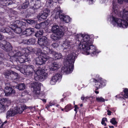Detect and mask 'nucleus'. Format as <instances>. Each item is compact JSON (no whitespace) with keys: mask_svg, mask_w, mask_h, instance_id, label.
Segmentation results:
<instances>
[{"mask_svg":"<svg viewBox=\"0 0 128 128\" xmlns=\"http://www.w3.org/2000/svg\"><path fill=\"white\" fill-rule=\"evenodd\" d=\"M112 4L113 10L112 16L110 17L112 19V24L114 26L121 28H126L128 26V11L124 9L122 12L119 13L115 0H113Z\"/></svg>","mask_w":128,"mask_h":128,"instance_id":"nucleus-1","label":"nucleus"},{"mask_svg":"<svg viewBox=\"0 0 128 128\" xmlns=\"http://www.w3.org/2000/svg\"><path fill=\"white\" fill-rule=\"evenodd\" d=\"M80 36L82 40L78 45V48L82 52V53L87 55L94 54L98 53L88 35L84 34H80Z\"/></svg>","mask_w":128,"mask_h":128,"instance_id":"nucleus-2","label":"nucleus"},{"mask_svg":"<svg viewBox=\"0 0 128 128\" xmlns=\"http://www.w3.org/2000/svg\"><path fill=\"white\" fill-rule=\"evenodd\" d=\"M78 55L77 54L73 52L66 56L64 62V66L61 69L62 72H65L67 74L72 72L74 68V64Z\"/></svg>","mask_w":128,"mask_h":128,"instance_id":"nucleus-3","label":"nucleus"},{"mask_svg":"<svg viewBox=\"0 0 128 128\" xmlns=\"http://www.w3.org/2000/svg\"><path fill=\"white\" fill-rule=\"evenodd\" d=\"M44 48L43 50H42L39 48L37 49V52L36 54L38 57L35 59V63L37 65L42 64L49 58V57L46 55L47 54L46 50H44Z\"/></svg>","mask_w":128,"mask_h":128,"instance_id":"nucleus-4","label":"nucleus"},{"mask_svg":"<svg viewBox=\"0 0 128 128\" xmlns=\"http://www.w3.org/2000/svg\"><path fill=\"white\" fill-rule=\"evenodd\" d=\"M42 84L40 82H34L32 86V88H33V92L35 95L40 97H43L45 98V96L43 93H40L41 86Z\"/></svg>","mask_w":128,"mask_h":128,"instance_id":"nucleus-5","label":"nucleus"},{"mask_svg":"<svg viewBox=\"0 0 128 128\" xmlns=\"http://www.w3.org/2000/svg\"><path fill=\"white\" fill-rule=\"evenodd\" d=\"M93 82L95 83V86L97 88L96 90L105 86L106 81L103 79L99 75H97L95 78L92 79Z\"/></svg>","mask_w":128,"mask_h":128,"instance_id":"nucleus-6","label":"nucleus"},{"mask_svg":"<svg viewBox=\"0 0 128 128\" xmlns=\"http://www.w3.org/2000/svg\"><path fill=\"white\" fill-rule=\"evenodd\" d=\"M10 103V101L8 99L3 98L1 99L0 102V113L4 112L8 109Z\"/></svg>","mask_w":128,"mask_h":128,"instance_id":"nucleus-7","label":"nucleus"},{"mask_svg":"<svg viewBox=\"0 0 128 128\" xmlns=\"http://www.w3.org/2000/svg\"><path fill=\"white\" fill-rule=\"evenodd\" d=\"M35 71L34 77L36 80H43L47 77L48 74L44 72V70L41 69L37 70Z\"/></svg>","mask_w":128,"mask_h":128,"instance_id":"nucleus-8","label":"nucleus"},{"mask_svg":"<svg viewBox=\"0 0 128 128\" xmlns=\"http://www.w3.org/2000/svg\"><path fill=\"white\" fill-rule=\"evenodd\" d=\"M32 66H26V65H23L22 68L20 69V71L24 75L28 76H31L33 73V69Z\"/></svg>","mask_w":128,"mask_h":128,"instance_id":"nucleus-9","label":"nucleus"},{"mask_svg":"<svg viewBox=\"0 0 128 128\" xmlns=\"http://www.w3.org/2000/svg\"><path fill=\"white\" fill-rule=\"evenodd\" d=\"M4 74L5 77L7 78H9L10 76L13 80H18L19 79L18 74L10 70L5 71L4 72Z\"/></svg>","mask_w":128,"mask_h":128,"instance_id":"nucleus-10","label":"nucleus"},{"mask_svg":"<svg viewBox=\"0 0 128 128\" xmlns=\"http://www.w3.org/2000/svg\"><path fill=\"white\" fill-rule=\"evenodd\" d=\"M58 8V10L56 12V15L55 16V18H57L59 16L60 18L64 22L66 23L69 22L71 20L70 17L68 16H64L62 14L60 15V14L62 12V10H59L60 7H59Z\"/></svg>","mask_w":128,"mask_h":128,"instance_id":"nucleus-11","label":"nucleus"},{"mask_svg":"<svg viewBox=\"0 0 128 128\" xmlns=\"http://www.w3.org/2000/svg\"><path fill=\"white\" fill-rule=\"evenodd\" d=\"M44 50H46L47 54H52L55 60L60 59L62 57V55L61 53L54 52L52 50H50L48 47L45 46L44 47Z\"/></svg>","mask_w":128,"mask_h":128,"instance_id":"nucleus-12","label":"nucleus"},{"mask_svg":"<svg viewBox=\"0 0 128 128\" xmlns=\"http://www.w3.org/2000/svg\"><path fill=\"white\" fill-rule=\"evenodd\" d=\"M49 12L50 11L48 9H46L42 13L39 14L37 16V18L38 20L40 21H42L46 19Z\"/></svg>","mask_w":128,"mask_h":128,"instance_id":"nucleus-13","label":"nucleus"},{"mask_svg":"<svg viewBox=\"0 0 128 128\" xmlns=\"http://www.w3.org/2000/svg\"><path fill=\"white\" fill-rule=\"evenodd\" d=\"M62 78V76L59 74H55L52 77L50 81V83L51 85H54L56 84L57 81L58 80Z\"/></svg>","mask_w":128,"mask_h":128,"instance_id":"nucleus-14","label":"nucleus"},{"mask_svg":"<svg viewBox=\"0 0 128 128\" xmlns=\"http://www.w3.org/2000/svg\"><path fill=\"white\" fill-rule=\"evenodd\" d=\"M30 1V5L34 9H38L41 6L40 2L37 0H29Z\"/></svg>","mask_w":128,"mask_h":128,"instance_id":"nucleus-15","label":"nucleus"},{"mask_svg":"<svg viewBox=\"0 0 128 128\" xmlns=\"http://www.w3.org/2000/svg\"><path fill=\"white\" fill-rule=\"evenodd\" d=\"M5 95L13 96L15 94V90L13 89L11 87L6 86L4 90Z\"/></svg>","mask_w":128,"mask_h":128,"instance_id":"nucleus-16","label":"nucleus"},{"mask_svg":"<svg viewBox=\"0 0 128 128\" xmlns=\"http://www.w3.org/2000/svg\"><path fill=\"white\" fill-rule=\"evenodd\" d=\"M74 44V43L73 42L66 40L64 41V43L62 45V48L64 50L70 48Z\"/></svg>","mask_w":128,"mask_h":128,"instance_id":"nucleus-17","label":"nucleus"},{"mask_svg":"<svg viewBox=\"0 0 128 128\" xmlns=\"http://www.w3.org/2000/svg\"><path fill=\"white\" fill-rule=\"evenodd\" d=\"M29 59V57L28 55H22L20 56L18 58L17 60H16L20 63H23L28 61Z\"/></svg>","mask_w":128,"mask_h":128,"instance_id":"nucleus-18","label":"nucleus"},{"mask_svg":"<svg viewBox=\"0 0 128 128\" xmlns=\"http://www.w3.org/2000/svg\"><path fill=\"white\" fill-rule=\"evenodd\" d=\"M26 106L25 105H20L14 108V110L17 114L22 113L24 110L26 109Z\"/></svg>","mask_w":128,"mask_h":128,"instance_id":"nucleus-19","label":"nucleus"},{"mask_svg":"<svg viewBox=\"0 0 128 128\" xmlns=\"http://www.w3.org/2000/svg\"><path fill=\"white\" fill-rule=\"evenodd\" d=\"M52 32L54 33H57L60 34V33H62L64 34V32L60 31V28H59V26L56 25H54L52 28Z\"/></svg>","mask_w":128,"mask_h":128,"instance_id":"nucleus-20","label":"nucleus"},{"mask_svg":"<svg viewBox=\"0 0 128 128\" xmlns=\"http://www.w3.org/2000/svg\"><path fill=\"white\" fill-rule=\"evenodd\" d=\"M60 67V65L59 63L55 62L52 64V66H49V69L50 70L54 71L58 69Z\"/></svg>","mask_w":128,"mask_h":128,"instance_id":"nucleus-21","label":"nucleus"},{"mask_svg":"<svg viewBox=\"0 0 128 128\" xmlns=\"http://www.w3.org/2000/svg\"><path fill=\"white\" fill-rule=\"evenodd\" d=\"M16 114V112L14 109H10L6 112V117L8 118L14 116Z\"/></svg>","mask_w":128,"mask_h":128,"instance_id":"nucleus-22","label":"nucleus"},{"mask_svg":"<svg viewBox=\"0 0 128 128\" xmlns=\"http://www.w3.org/2000/svg\"><path fill=\"white\" fill-rule=\"evenodd\" d=\"M26 26V23L22 21L16 20L14 22V26L24 28Z\"/></svg>","mask_w":128,"mask_h":128,"instance_id":"nucleus-23","label":"nucleus"},{"mask_svg":"<svg viewBox=\"0 0 128 128\" xmlns=\"http://www.w3.org/2000/svg\"><path fill=\"white\" fill-rule=\"evenodd\" d=\"M54 34L51 35L50 37L54 40H56L62 37L64 35L62 33H60V34L57 33H54Z\"/></svg>","mask_w":128,"mask_h":128,"instance_id":"nucleus-24","label":"nucleus"},{"mask_svg":"<svg viewBox=\"0 0 128 128\" xmlns=\"http://www.w3.org/2000/svg\"><path fill=\"white\" fill-rule=\"evenodd\" d=\"M5 28V30H4L3 31H2L4 33H8V34L10 36H9L8 38H13L15 37L14 34L12 32V31H10V29L8 28Z\"/></svg>","mask_w":128,"mask_h":128,"instance_id":"nucleus-25","label":"nucleus"},{"mask_svg":"<svg viewBox=\"0 0 128 128\" xmlns=\"http://www.w3.org/2000/svg\"><path fill=\"white\" fill-rule=\"evenodd\" d=\"M2 48L7 52L9 51L12 50V47L8 42H6L5 45H2Z\"/></svg>","mask_w":128,"mask_h":128,"instance_id":"nucleus-26","label":"nucleus"},{"mask_svg":"<svg viewBox=\"0 0 128 128\" xmlns=\"http://www.w3.org/2000/svg\"><path fill=\"white\" fill-rule=\"evenodd\" d=\"M33 32H34V29L32 28L26 29V30L23 32L24 34H26L27 36L30 35Z\"/></svg>","mask_w":128,"mask_h":128,"instance_id":"nucleus-27","label":"nucleus"},{"mask_svg":"<svg viewBox=\"0 0 128 128\" xmlns=\"http://www.w3.org/2000/svg\"><path fill=\"white\" fill-rule=\"evenodd\" d=\"M12 29L13 32L18 34H20L22 30L21 28L14 26V25L12 26Z\"/></svg>","mask_w":128,"mask_h":128,"instance_id":"nucleus-28","label":"nucleus"},{"mask_svg":"<svg viewBox=\"0 0 128 128\" xmlns=\"http://www.w3.org/2000/svg\"><path fill=\"white\" fill-rule=\"evenodd\" d=\"M36 42V40L34 38H32L28 40L26 43L28 44H34Z\"/></svg>","mask_w":128,"mask_h":128,"instance_id":"nucleus-29","label":"nucleus"},{"mask_svg":"<svg viewBox=\"0 0 128 128\" xmlns=\"http://www.w3.org/2000/svg\"><path fill=\"white\" fill-rule=\"evenodd\" d=\"M26 86L24 84H20L18 85L16 87L17 89H18L20 90H23L25 88Z\"/></svg>","mask_w":128,"mask_h":128,"instance_id":"nucleus-30","label":"nucleus"},{"mask_svg":"<svg viewBox=\"0 0 128 128\" xmlns=\"http://www.w3.org/2000/svg\"><path fill=\"white\" fill-rule=\"evenodd\" d=\"M38 44L40 45L41 46H43V48L44 47L46 46H48V44H45L44 42H43V40H42L40 38L38 39ZM42 50H43V49Z\"/></svg>","mask_w":128,"mask_h":128,"instance_id":"nucleus-31","label":"nucleus"},{"mask_svg":"<svg viewBox=\"0 0 128 128\" xmlns=\"http://www.w3.org/2000/svg\"><path fill=\"white\" fill-rule=\"evenodd\" d=\"M124 94L123 93H121V95H122L123 96L126 98H128V90L127 88H125L124 90Z\"/></svg>","mask_w":128,"mask_h":128,"instance_id":"nucleus-32","label":"nucleus"},{"mask_svg":"<svg viewBox=\"0 0 128 128\" xmlns=\"http://www.w3.org/2000/svg\"><path fill=\"white\" fill-rule=\"evenodd\" d=\"M29 5L28 0H26L25 2L22 5L21 8L23 9H25L28 7Z\"/></svg>","mask_w":128,"mask_h":128,"instance_id":"nucleus-33","label":"nucleus"},{"mask_svg":"<svg viewBox=\"0 0 128 128\" xmlns=\"http://www.w3.org/2000/svg\"><path fill=\"white\" fill-rule=\"evenodd\" d=\"M24 50L26 54L32 52H33V50L32 48L29 47L24 49Z\"/></svg>","mask_w":128,"mask_h":128,"instance_id":"nucleus-34","label":"nucleus"},{"mask_svg":"<svg viewBox=\"0 0 128 128\" xmlns=\"http://www.w3.org/2000/svg\"><path fill=\"white\" fill-rule=\"evenodd\" d=\"M72 109L71 106L70 104L67 105L66 106L64 110L66 112H68Z\"/></svg>","mask_w":128,"mask_h":128,"instance_id":"nucleus-35","label":"nucleus"},{"mask_svg":"<svg viewBox=\"0 0 128 128\" xmlns=\"http://www.w3.org/2000/svg\"><path fill=\"white\" fill-rule=\"evenodd\" d=\"M46 22H42L40 24L41 28H44L46 27L47 25Z\"/></svg>","mask_w":128,"mask_h":128,"instance_id":"nucleus-36","label":"nucleus"},{"mask_svg":"<svg viewBox=\"0 0 128 128\" xmlns=\"http://www.w3.org/2000/svg\"><path fill=\"white\" fill-rule=\"evenodd\" d=\"M20 52L19 51H18L14 55V56L15 57V58L16 59V60H17V58H18L20 56H22Z\"/></svg>","mask_w":128,"mask_h":128,"instance_id":"nucleus-37","label":"nucleus"},{"mask_svg":"<svg viewBox=\"0 0 128 128\" xmlns=\"http://www.w3.org/2000/svg\"><path fill=\"white\" fill-rule=\"evenodd\" d=\"M96 100L98 102H104L105 101V99L102 97H96Z\"/></svg>","mask_w":128,"mask_h":128,"instance_id":"nucleus-38","label":"nucleus"},{"mask_svg":"<svg viewBox=\"0 0 128 128\" xmlns=\"http://www.w3.org/2000/svg\"><path fill=\"white\" fill-rule=\"evenodd\" d=\"M60 31L63 32H64V31L66 32L68 30V28L67 27L65 26H62L60 28Z\"/></svg>","mask_w":128,"mask_h":128,"instance_id":"nucleus-39","label":"nucleus"},{"mask_svg":"<svg viewBox=\"0 0 128 128\" xmlns=\"http://www.w3.org/2000/svg\"><path fill=\"white\" fill-rule=\"evenodd\" d=\"M110 122L113 125L116 124L117 123V122L116 121V119L114 118H113L111 119Z\"/></svg>","mask_w":128,"mask_h":128,"instance_id":"nucleus-40","label":"nucleus"},{"mask_svg":"<svg viewBox=\"0 0 128 128\" xmlns=\"http://www.w3.org/2000/svg\"><path fill=\"white\" fill-rule=\"evenodd\" d=\"M42 40H43V42H44L46 44H47L48 42L46 40L47 38L45 36H43L42 37L40 38Z\"/></svg>","mask_w":128,"mask_h":128,"instance_id":"nucleus-41","label":"nucleus"},{"mask_svg":"<svg viewBox=\"0 0 128 128\" xmlns=\"http://www.w3.org/2000/svg\"><path fill=\"white\" fill-rule=\"evenodd\" d=\"M59 44L58 42H56L53 43L52 44V46L54 48H57L59 45Z\"/></svg>","mask_w":128,"mask_h":128,"instance_id":"nucleus-42","label":"nucleus"},{"mask_svg":"<svg viewBox=\"0 0 128 128\" xmlns=\"http://www.w3.org/2000/svg\"><path fill=\"white\" fill-rule=\"evenodd\" d=\"M28 22L30 24H32L36 22V21L34 20H28Z\"/></svg>","mask_w":128,"mask_h":128,"instance_id":"nucleus-43","label":"nucleus"},{"mask_svg":"<svg viewBox=\"0 0 128 128\" xmlns=\"http://www.w3.org/2000/svg\"><path fill=\"white\" fill-rule=\"evenodd\" d=\"M3 56V54L1 53H0V64H1L2 63L4 60L2 58Z\"/></svg>","mask_w":128,"mask_h":128,"instance_id":"nucleus-44","label":"nucleus"},{"mask_svg":"<svg viewBox=\"0 0 128 128\" xmlns=\"http://www.w3.org/2000/svg\"><path fill=\"white\" fill-rule=\"evenodd\" d=\"M123 1L128 3V0H118V2L120 4H122Z\"/></svg>","mask_w":128,"mask_h":128,"instance_id":"nucleus-45","label":"nucleus"},{"mask_svg":"<svg viewBox=\"0 0 128 128\" xmlns=\"http://www.w3.org/2000/svg\"><path fill=\"white\" fill-rule=\"evenodd\" d=\"M35 28L37 29L40 28V24H36L35 27Z\"/></svg>","mask_w":128,"mask_h":128,"instance_id":"nucleus-46","label":"nucleus"},{"mask_svg":"<svg viewBox=\"0 0 128 128\" xmlns=\"http://www.w3.org/2000/svg\"><path fill=\"white\" fill-rule=\"evenodd\" d=\"M38 32L40 36L42 35L43 34V31L42 30H39L38 31H37Z\"/></svg>","mask_w":128,"mask_h":128,"instance_id":"nucleus-47","label":"nucleus"},{"mask_svg":"<svg viewBox=\"0 0 128 128\" xmlns=\"http://www.w3.org/2000/svg\"><path fill=\"white\" fill-rule=\"evenodd\" d=\"M74 110L75 111L76 113L77 112V110L79 108L78 107L77 105H74Z\"/></svg>","mask_w":128,"mask_h":128,"instance_id":"nucleus-48","label":"nucleus"},{"mask_svg":"<svg viewBox=\"0 0 128 128\" xmlns=\"http://www.w3.org/2000/svg\"><path fill=\"white\" fill-rule=\"evenodd\" d=\"M108 0H100V2L101 4L105 3L108 1Z\"/></svg>","mask_w":128,"mask_h":128,"instance_id":"nucleus-49","label":"nucleus"},{"mask_svg":"<svg viewBox=\"0 0 128 128\" xmlns=\"http://www.w3.org/2000/svg\"><path fill=\"white\" fill-rule=\"evenodd\" d=\"M40 36H41L40 35V34H39V33H38V32H36V33L35 34V36L36 37H39Z\"/></svg>","mask_w":128,"mask_h":128,"instance_id":"nucleus-50","label":"nucleus"},{"mask_svg":"<svg viewBox=\"0 0 128 128\" xmlns=\"http://www.w3.org/2000/svg\"><path fill=\"white\" fill-rule=\"evenodd\" d=\"M88 1L89 4H91L93 3L92 0H88Z\"/></svg>","mask_w":128,"mask_h":128,"instance_id":"nucleus-51","label":"nucleus"},{"mask_svg":"<svg viewBox=\"0 0 128 128\" xmlns=\"http://www.w3.org/2000/svg\"><path fill=\"white\" fill-rule=\"evenodd\" d=\"M54 104L53 103H52L51 102H50L49 103V104L48 105V107H50V106H52L54 105Z\"/></svg>","mask_w":128,"mask_h":128,"instance_id":"nucleus-52","label":"nucleus"},{"mask_svg":"<svg viewBox=\"0 0 128 128\" xmlns=\"http://www.w3.org/2000/svg\"><path fill=\"white\" fill-rule=\"evenodd\" d=\"M4 38V36L0 33V40H2Z\"/></svg>","mask_w":128,"mask_h":128,"instance_id":"nucleus-53","label":"nucleus"},{"mask_svg":"<svg viewBox=\"0 0 128 128\" xmlns=\"http://www.w3.org/2000/svg\"><path fill=\"white\" fill-rule=\"evenodd\" d=\"M81 100H85L84 96V95L83 94L82 95L81 98Z\"/></svg>","mask_w":128,"mask_h":128,"instance_id":"nucleus-54","label":"nucleus"},{"mask_svg":"<svg viewBox=\"0 0 128 128\" xmlns=\"http://www.w3.org/2000/svg\"><path fill=\"white\" fill-rule=\"evenodd\" d=\"M107 111L108 112L107 114L108 115H110L111 114V112L109 110H108Z\"/></svg>","mask_w":128,"mask_h":128,"instance_id":"nucleus-55","label":"nucleus"},{"mask_svg":"<svg viewBox=\"0 0 128 128\" xmlns=\"http://www.w3.org/2000/svg\"><path fill=\"white\" fill-rule=\"evenodd\" d=\"M40 99L44 102L46 103V99H44L43 98H40Z\"/></svg>","mask_w":128,"mask_h":128,"instance_id":"nucleus-56","label":"nucleus"},{"mask_svg":"<svg viewBox=\"0 0 128 128\" xmlns=\"http://www.w3.org/2000/svg\"><path fill=\"white\" fill-rule=\"evenodd\" d=\"M104 122H105V121H104L103 120H102V121L101 122L102 124L103 125L104 124V126H106V123H105Z\"/></svg>","mask_w":128,"mask_h":128,"instance_id":"nucleus-57","label":"nucleus"},{"mask_svg":"<svg viewBox=\"0 0 128 128\" xmlns=\"http://www.w3.org/2000/svg\"><path fill=\"white\" fill-rule=\"evenodd\" d=\"M102 120H103L104 121H107V118H103L102 119Z\"/></svg>","mask_w":128,"mask_h":128,"instance_id":"nucleus-58","label":"nucleus"},{"mask_svg":"<svg viewBox=\"0 0 128 128\" xmlns=\"http://www.w3.org/2000/svg\"><path fill=\"white\" fill-rule=\"evenodd\" d=\"M5 28H1L0 29V31L1 32H2V31H3L4 30H5Z\"/></svg>","mask_w":128,"mask_h":128,"instance_id":"nucleus-59","label":"nucleus"},{"mask_svg":"<svg viewBox=\"0 0 128 128\" xmlns=\"http://www.w3.org/2000/svg\"><path fill=\"white\" fill-rule=\"evenodd\" d=\"M6 122H4L3 123H2L1 126H0V128H3V126L4 125V123H6Z\"/></svg>","mask_w":128,"mask_h":128,"instance_id":"nucleus-60","label":"nucleus"},{"mask_svg":"<svg viewBox=\"0 0 128 128\" xmlns=\"http://www.w3.org/2000/svg\"><path fill=\"white\" fill-rule=\"evenodd\" d=\"M85 100H86L87 99H88L89 98V97L88 96H86V97H84Z\"/></svg>","mask_w":128,"mask_h":128,"instance_id":"nucleus-61","label":"nucleus"},{"mask_svg":"<svg viewBox=\"0 0 128 128\" xmlns=\"http://www.w3.org/2000/svg\"><path fill=\"white\" fill-rule=\"evenodd\" d=\"M95 92L96 94H98L99 93L98 92V91H97L96 90H95Z\"/></svg>","mask_w":128,"mask_h":128,"instance_id":"nucleus-62","label":"nucleus"},{"mask_svg":"<svg viewBox=\"0 0 128 128\" xmlns=\"http://www.w3.org/2000/svg\"><path fill=\"white\" fill-rule=\"evenodd\" d=\"M4 94V93H2V94H1V96L2 97V96H3Z\"/></svg>","mask_w":128,"mask_h":128,"instance_id":"nucleus-63","label":"nucleus"},{"mask_svg":"<svg viewBox=\"0 0 128 128\" xmlns=\"http://www.w3.org/2000/svg\"><path fill=\"white\" fill-rule=\"evenodd\" d=\"M109 126L110 128H114V126Z\"/></svg>","mask_w":128,"mask_h":128,"instance_id":"nucleus-64","label":"nucleus"}]
</instances>
